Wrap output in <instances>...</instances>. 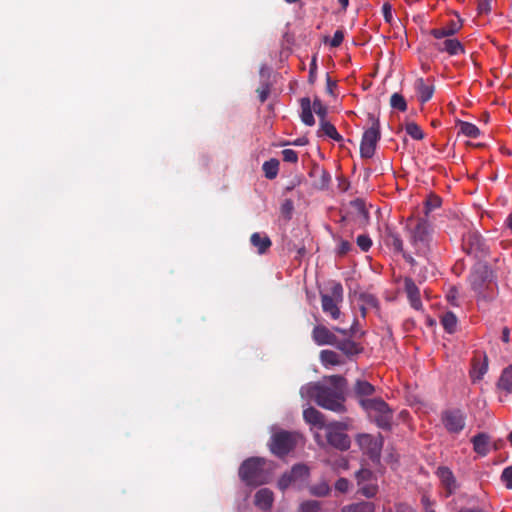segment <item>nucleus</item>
<instances>
[{"mask_svg": "<svg viewBox=\"0 0 512 512\" xmlns=\"http://www.w3.org/2000/svg\"><path fill=\"white\" fill-rule=\"evenodd\" d=\"M329 385L309 383L300 389L303 398L312 399L320 407L336 413L346 412L345 388L346 379L340 375H332L328 379Z\"/></svg>", "mask_w": 512, "mask_h": 512, "instance_id": "f257e3e1", "label": "nucleus"}, {"mask_svg": "<svg viewBox=\"0 0 512 512\" xmlns=\"http://www.w3.org/2000/svg\"><path fill=\"white\" fill-rule=\"evenodd\" d=\"M266 460L261 457H250L239 467V477L247 486H260L268 482L269 474L265 469Z\"/></svg>", "mask_w": 512, "mask_h": 512, "instance_id": "f03ea898", "label": "nucleus"}, {"mask_svg": "<svg viewBox=\"0 0 512 512\" xmlns=\"http://www.w3.org/2000/svg\"><path fill=\"white\" fill-rule=\"evenodd\" d=\"M359 403L378 427L384 430L391 428L393 418L392 410L383 399H360Z\"/></svg>", "mask_w": 512, "mask_h": 512, "instance_id": "7ed1b4c3", "label": "nucleus"}, {"mask_svg": "<svg viewBox=\"0 0 512 512\" xmlns=\"http://www.w3.org/2000/svg\"><path fill=\"white\" fill-rule=\"evenodd\" d=\"M432 226L426 218H418L414 228L410 229V243L419 256H427L431 250Z\"/></svg>", "mask_w": 512, "mask_h": 512, "instance_id": "20e7f679", "label": "nucleus"}, {"mask_svg": "<svg viewBox=\"0 0 512 512\" xmlns=\"http://www.w3.org/2000/svg\"><path fill=\"white\" fill-rule=\"evenodd\" d=\"M368 120L371 127L363 133L360 143V155L362 158L370 159L374 156L376 146L381 138L380 122L374 114H368Z\"/></svg>", "mask_w": 512, "mask_h": 512, "instance_id": "39448f33", "label": "nucleus"}, {"mask_svg": "<svg viewBox=\"0 0 512 512\" xmlns=\"http://www.w3.org/2000/svg\"><path fill=\"white\" fill-rule=\"evenodd\" d=\"M343 286L339 282L331 283L329 293H321V306L323 312L333 320L341 316L339 304L343 301Z\"/></svg>", "mask_w": 512, "mask_h": 512, "instance_id": "423d86ee", "label": "nucleus"}, {"mask_svg": "<svg viewBox=\"0 0 512 512\" xmlns=\"http://www.w3.org/2000/svg\"><path fill=\"white\" fill-rule=\"evenodd\" d=\"M325 437L327 443L340 451H346L350 448V437L345 433L347 424L344 422L333 421L325 426Z\"/></svg>", "mask_w": 512, "mask_h": 512, "instance_id": "0eeeda50", "label": "nucleus"}, {"mask_svg": "<svg viewBox=\"0 0 512 512\" xmlns=\"http://www.w3.org/2000/svg\"><path fill=\"white\" fill-rule=\"evenodd\" d=\"M299 438L298 433L285 430L278 431L271 437L270 450L274 455L284 457L296 447Z\"/></svg>", "mask_w": 512, "mask_h": 512, "instance_id": "6e6552de", "label": "nucleus"}, {"mask_svg": "<svg viewBox=\"0 0 512 512\" xmlns=\"http://www.w3.org/2000/svg\"><path fill=\"white\" fill-rule=\"evenodd\" d=\"M357 444L364 454L373 462L379 461L383 446V438L379 435L374 437L370 434H360L356 439Z\"/></svg>", "mask_w": 512, "mask_h": 512, "instance_id": "1a4fd4ad", "label": "nucleus"}, {"mask_svg": "<svg viewBox=\"0 0 512 512\" xmlns=\"http://www.w3.org/2000/svg\"><path fill=\"white\" fill-rule=\"evenodd\" d=\"M441 421L447 432L459 434L466 425V415L460 409H448L442 412Z\"/></svg>", "mask_w": 512, "mask_h": 512, "instance_id": "9d476101", "label": "nucleus"}, {"mask_svg": "<svg viewBox=\"0 0 512 512\" xmlns=\"http://www.w3.org/2000/svg\"><path fill=\"white\" fill-rule=\"evenodd\" d=\"M487 274V267H484L483 270L474 271L470 276V284L479 298L490 301L493 298V293L488 292V290H490V286L485 282Z\"/></svg>", "mask_w": 512, "mask_h": 512, "instance_id": "9b49d317", "label": "nucleus"}, {"mask_svg": "<svg viewBox=\"0 0 512 512\" xmlns=\"http://www.w3.org/2000/svg\"><path fill=\"white\" fill-rule=\"evenodd\" d=\"M462 248L466 254L475 257L483 256L486 252L485 243L477 233H468L463 236Z\"/></svg>", "mask_w": 512, "mask_h": 512, "instance_id": "f8f14e48", "label": "nucleus"}, {"mask_svg": "<svg viewBox=\"0 0 512 512\" xmlns=\"http://www.w3.org/2000/svg\"><path fill=\"white\" fill-rule=\"evenodd\" d=\"M309 474L307 466L296 464L289 472L284 473L278 480V488L282 491L286 490L290 485L298 480L305 479Z\"/></svg>", "mask_w": 512, "mask_h": 512, "instance_id": "ddd939ff", "label": "nucleus"}, {"mask_svg": "<svg viewBox=\"0 0 512 512\" xmlns=\"http://www.w3.org/2000/svg\"><path fill=\"white\" fill-rule=\"evenodd\" d=\"M436 475L445 489V497L448 498L454 494L458 489V483L451 469L446 466H440L436 471Z\"/></svg>", "mask_w": 512, "mask_h": 512, "instance_id": "4468645a", "label": "nucleus"}, {"mask_svg": "<svg viewBox=\"0 0 512 512\" xmlns=\"http://www.w3.org/2000/svg\"><path fill=\"white\" fill-rule=\"evenodd\" d=\"M404 291L407 295L410 306L415 310H422L423 305L420 297V290L412 278H404Z\"/></svg>", "mask_w": 512, "mask_h": 512, "instance_id": "2eb2a0df", "label": "nucleus"}, {"mask_svg": "<svg viewBox=\"0 0 512 512\" xmlns=\"http://www.w3.org/2000/svg\"><path fill=\"white\" fill-rule=\"evenodd\" d=\"M414 88L417 92L418 99L421 103L428 102L434 94L435 86L432 78H418L415 81Z\"/></svg>", "mask_w": 512, "mask_h": 512, "instance_id": "dca6fc26", "label": "nucleus"}, {"mask_svg": "<svg viewBox=\"0 0 512 512\" xmlns=\"http://www.w3.org/2000/svg\"><path fill=\"white\" fill-rule=\"evenodd\" d=\"M312 339L313 341L319 345H335L337 341L336 335L330 331L324 325H316L312 330Z\"/></svg>", "mask_w": 512, "mask_h": 512, "instance_id": "f3484780", "label": "nucleus"}, {"mask_svg": "<svg viewBox=\"0 0 512 512\" xmlns=\"http://www.w3.org/2000/svg\"><path fill=\"white\" fill-rule=\"evenodd\" d=\"M434 47L439 52H446L450 56H457V55L465 54L464 46L456 38L445 37V40H443L441 42H436L434 44Z\"/></svg>", "mask_w": 512, "mask_h": 512, "instance_id": "a211bd4d", "label": "nucleus"}, {"mask_svg": "<svg viewBox=\"0 0 512 512\" xmlns=\"http://www.w3.org/2000/svg\"><path fill=\"white\" fill-rule=\"evenodd\" d=\"M462 28V21L459 19L457 21L451 20L447 23V25L443 28H435L430 31V34L436 39H442L445 37H451L458 33Z\"/></svg>", "mask_w": 512, "mask_h": 512, "instance_id": "6ab92c4d", "label": "nucleus"}, {"mask_svg": "<svg viewBox=\"0 0 512 512\" xmlns=\"http://www.w3.org/2000/svg\"><path fill=\"white\" fill-rule=\"evenodd\" d=\"M273 501V492L268 488H262L255 493L254 504L263 511L270 510L272 508Z\"/></svg>", "mask_w": 512, "mask_h": 512, "instance_id": "aec40b11", "label": "nucleus"}, {"mask_svg": "<svg viewBox=\"0 0 512 512\" xmlns=\"http://www.w3.org/2000/svg\"><path fill=\"white\" fill-rule=\"evenodd\" d=\"M473 450L480 456H486L490 451L491 439L487 433L481 432L472 437Z\"/></svg>", "mask_w": 512, "mask_h": 512, "instance_id": "412c9836", "label": "nucleus"}, {"mask_svg": "<svg viewBox=\"0 0 512 512\" xmlns=\"http://www.w3.org/2000/svg\"><path fill=\"white\" fill-rule=\"evenodd\" d=\"M310 176L314 178L313 185L318 189L327 188L331 181L329 172L319 166L312 169Z\"/></svg>", "mask_w": 512, "mask_h": 512, "instance_id": "4be33fe9", "label": "nucleus"}, {"mask_svg": "<svg viewBox=\"0 0 512 512\" xmlns=\"http://www.w3.org/2000/svg\"><path fill=\"white\" fill-rule=\"evenodd\" d=\"M334 346L348 357L360 354L363 351V347L360 344L350 339H337Z\"/></svg>", "mask_w": 512, "mask_h": 512, "instance_id": "5701e85b", "label": "nucleus"}, {"mask_svg": "<svg viewBox=\"0 0 512 512\" xmlns=\"http://www.w3.org/2000/svg\"><path fill=\"white\" fill-rule=\"evenodd\" d=\"M251 244L257 249L259 254H264L271 247L272 242L266 234L255 232L250 237Z\"/></svg>", "mask_w": 512, "mask_h": 512, "instance_id": "b1692460", "label": "nucleus"}, {"mask_svg": "<svg viewBox=\"0 0 512 512\" xmlns=\"http://www.w3.org/2000/svg\"><path fill=\"white\" fill-rule=\"evenodd\" d=\"M301 113L300 118L301 121L307 126H313L315 124V119L312 113V103L310 98L304 97L300 100Z\"/></svg>", "mask_w": 512, "mask_h": 512, "instance_id": "393cba45", "label": "nucleus"}, {"mask_svg": "<svg viewBox=\"0 0 512 512\" xmlns=\"http://www.w3.org/2000/svg\"><path fill=\"white\" fill-rule=\"evenodd\" d=\"M303 417L306 422L315 425L319 428H325L327 424L324 421V415L315 409L314 407H309L303 411Z\"/></svg>", "mask_w": 512, "mask_h": 512, "instance_id": "a878e982", "label": "nucleus"}, {"mask_svg": "<svg viewBox=\"0 0 512 512\" xmlns=\"http://www.w3.org/2000/svg\"><path fill=\"white\" fill-rule=\"evenodd\" d=\"M488 371V359L484 356L483 361L474 360L472 370L470 372L471 379L473 382L480 381Z\"/></svg>", "mask_w": 512, "mask_h": 512, "instance_id": "bb28decb", "label": "nucleus"}, {"mask_svg": "<svg viewBox=\"0 0 512 512\" xmlns=\"http://www.w3.org/2000/svg\"><path fill=\"white\" fill-rule=\"evenodd\" d=\"M320 360L324 366H338L344 364L338 353L332 350H322Z\"/></svg>", "mask_w": 512, "mask_h": 512, "instance_id": "cd10ccee", "label": "nucleus"}, {"mask_svg": "<svg viewBox=\"0 0 512 512\" xmlns=\"http://www.w3.org/2000/svg\"><path fill=\"white\" fill-rule=\"evenodd\" d=\"M341 512H375L373 502L360 501L342 507Z\"/></svg>", "mask_w": 512, "mask_h": 512, "instance_id": "c85d7f7f", "label": "nucleus"}, {"mask_svg": "<svg viewBox=\"0 0 512 512\" xmlns=\"http://www.w3.org/2000/svg\"><path fill=\"white\" fill-rule=\"evenodd\" d=\"M385 244L389 247H392L396 253H403L404 251L403 241L400 235L396 232H393L392 230H387L385 236Z\"/></svg>", "mask_w": 512, "mask_h": 512, "instance_id": "c756f323", "label": "nucleus"}, {"mask_svg": "<svg viewBox=\"0 0 512 512\" xmlns=\"http://www.w3.org/2000/svg\"><path fill=\"white\" fill-rule=\"evenodd\" d=\"M497 386L507 393L512 392V365H509L502 371Z\"/></svg>", "mask_w": 512, "mask_h": 512, "instance_id": "7c9ffc66", "label": "nucleus"}, {"mask_svg": "<svg viewBox=\"0 0 512 512\" xmlns=\"http://www.w3.org/2000/svg\"><path fill=\"white\" fill-rule=\"evenodd\" d=\"M354 392L360 399L371 396L375 392V387L366 380H357L354 385Z\"/></svg>", "mask_w": 512, "mask_h": 512, "instance_id": "2f4dec72", "label": "nucleus"}, {"mask_svg": "<svg viewBox=\"0 0 512 512\" xmlns=\"http://www.w3.org/2000/svg\"><path fill=\"white\" fill-rule=\"evenodd\" d=\"M279 165V160L276 158H271L270 160L265 161L262 166L265 177L270 180L276 178L279 171Z\"/></svg>", "mask_w": 512, "mask_h": 512, "instance_id": "473e14b6", "label": "nucleus"}, {"mask_svg": "<svg viewBox=\"0 0 512 512\" xmlns=\"http://www.w3.org/2000/svg\"><path fill=\"white\" fill-rule=\"evenodd\" d=\"M319 131H321L324 135L328 136L329 138L335 140L336 142L343 141V137L337 132L335 126L326 120L320 121Z\"/></svg>", "mask_w": 512, "mask_h": 512, "instance_id": "72a5a7b5", "label": "nucleus"}, {"mask_svg": "<svg viewBox=\"0 0 512 512\" xmlns=\"http://www.w3.org/2000/svg\"><path fill=\"white\" fill-rule=\"evenodd\" d=\"M441 324L448 333H454L457 327V317L453 312H446L441 316Z\"/></svg>", "mask_w": 512, "mask_h": 512, "instance_id": "f704fd0d", "label": "nucleus"}, {"mask_svg": "<svg viewBox=\"0 0 512 512\" xmlns=\"http://www.w3.org/2000/svg\"><path fill=\"white\" fill-rule=\"evenodd\" d=\"M458 125L460 126V132L469 138H477L480 135L479 128L470 122L460 120Z\"/></svg>", "mask_w": 512, "mask_h": 512, "instance_id": "c9c22d12", "label": "nucleus"}, {"mask_svg": "<svg viewBox=\"0 0 512 512\" xmlns=\"http://www.w3.org/2000/svg\"><path fill=\"white\" fill-rule=\"evenodd\" d=\"M330 490V486L325 481L312 485L309 489L310 494L317 497L327 496L330 493Z\"/></svg>", "mask_w": 512, "mask_h": 512, "instance_id": "e433bc0d", "label": "nucleus"}, {"mask_svg": "<svg viewBox=\"0 0 512 512\" xmlns=\"http://www.w3.org/2000/svg\"><path fill=\"white\" fill-rule=\"evenodd\" d=\"M406 133L411 136L414 140H422L424 138V132L418 124L415 122H409L405 126Z\"/></svg>", "mask_w": 512, "mask_h": 512, "instance_id": "4c0bfd02", "label": "nucleus"}, {"mask_svg": "<svg viewBox=\"0 0 512 512\" xmlns=\"http://www.w3.org/2000/svg\"><path fill=\"white\" fill-rule=\"evenodd\" d=\"M390 105L392 108L402 112L407 110V102L405 98L399 93L392 94L390 98Z\"/></svg>", "mask_w": 512, "mask_h": 512, "instance_id": "58836bf2", "label": "nucleus"}, {"mask_svg": "<svg viewBox=\"0 0 512 512\" xmlns=\"http://www.w3.org/2000/svg\"><path fill=\"white\" fill-rule=\"evenodd\" d=\"M312 108L316 115L319 117L320 121L326 120L328 109L319 98L316 97L313 100Z\"/></svg>", "mask_w": 512, "mask_h": 512, "instance_id": "ea45409f", "label": "nucleus"}, {"mask_svg": "<svg viewBox=\"0 0 512 512\" xmlns=\"http://www.w3.org/2000/svg\"><path fill=\"white\" fill-rule=\"evenodd\" d=\"M294 211V203L291 199H285L280 207V213L282 217L286 220H290L292 218V214Z\"/></svg>", "mask_w": 512, "mask_h": 512, "instance_id": "a19ab883", "label": "nucleus"}, {"mask_svg": "<svg viewBox=\"0 0 512 512\" xmlns=\"http://www.w3.org/2000/svg\"><path fill=\"white\" fill-rule=\"evenodd\" d=\"M321 505L319 501L316 500H308L303 502L298 512H320Z\"/></svg>", "mask_w": 512, "mask_h": 512, "instance_id": "79ce46f5", "label": "nucleus"}, {"mask_svg": "<svg viewBox=\"0 0 512 512\" xmlns=\"http://www.w3.org/2000/svg\"><path fill=\"white\" fill-rule=\"evenodd\" d=\"M442 204V200L440 197L436 195H431L425 202V214L428 215L431 211L439 208Z\"/></svg>", "mask_w": 512, "mask_h": 512, "instance_id": "37998d69", "label": "nucleus"}, {"mask_svg": "<svg viewBox=\"0 0 512 512\" xmlns=\"http://www.w3.org/2000/svg\"><path fill=\"white\" fill-rule=\"evenodd\" d=\"M500 480L507 489L512 490V465L503 469Z\"/></svg>", "mask_w": 512, "mask_h": 512, "instance_id": "c03bdc74", "label": "nucleus"}, {"mask_svg": "<svg viewBox=\"0 0 512 512\" xmlns=\"http://www.w3.org/2000/svg\"><path fill=\"white\" fill-rule=\"evenodd\" d=\"M356 243L358 247L364 252H367L372 246L371 238L365 234L359 235L356 239Z\"/></svg>", "mask_w": 512, "mask_h": 512, "instance_id": "a18cd8bd", "label": "nucleus"}, {"mask_svg": "<svg viewBox=\"0 0 512 512\" xmlns=\"http://www.w3.org/2000/svg\"><path fill=\"white\" fill-rule=\"evenodd\" d=\"M377 485L368 484L364 485L359 489V493L367 498H372L377 494Z\"/></svg>", "mask_w": 512, "mask_h": 512, "instance_id": "49530a36", "label": "nucleus"}, {"mask_svg": "<svg viewBox=\"0 0 512 512\" xmlns=\"http://www.w3.org/2000/svg\"><path fill=\"white\" fill-rule=\"evenodd\" d=\"M256 92L260 102L264 103L270 94V85L268 83H263L260 87L257 88Z\"/></svg>", "mask_w": 512, "mask_h": 512, "instance_id": "de8ad7c7", "label": "nucleus"}, {"mask_svg": "<svg viewBox=\"0 0 512 512\" xmlns=\"http://www.w3.org/2000/svg\"><path fill=\"white\" fill-rule=\"evenodd\" d=\"M281 153L285 162L296 163L298 161V154L293 149H284Z\"/></svg>", "mask_w": 512, "mask_h": 512, "instance_id": "09e8293b", "label": "nucleus"}, {"mask_svg": "<svg viewBox=\"0 0 512 512\" xmlns=\"http://www.w3.org/2000/svg\"><path fill=\"white\" fill-rule=\"evenodd\" d=\"M351 250H352V244L349 241L343 240V239H341L339 241L338 248H337L338 255L344 256Z\"/></svg>", "mask_w": 512, "mask_h": 512, "instance_id": "8fccbe9b", "label": "nucleus"}, {"mask_svg": "<svg viewBox=\"0 0 512 512\" xmlns=\"http://www.w3.org/2000/svg\"><path fill=\"white\" fill-rule=\"evenodd\" d=\"M316 77H317V57H316V55H314L311 60L310 68H309V77H308L309 82L311 84H313L316 81Z\"/></svg>", "mask_w": 512, "mask_h": 512, "instance_id": "3c124183", "label": "nucleus"}, {"mask_svg": "<svg viewBox=\"0 0 512 512\" xmlns=\"http://www.w3.org/2000/svg\"><path fill=\"white\" fill-rule=\"evenodd\" d=\"M343 39H344V32L342 30H336L331 41H330V46L331 47H339L342 42H343Z\"/></svg>", "mask_w": 512, "mask_h": 512, "instance_id": "603ef678", "label": "nucleus"}, {"mask_svg": "<svg viewBox=\"0 0 512 512\" xmlns=\"http://www.w3.org/2000/svg\"><path fill=\"white\" fill-rule=\"evenodd\" d=\"M349 481L346 478H339L335 483V489L338 492L346 493L349 489Z\"/></svg>", "mask_w": 512, "mask_h": 512, "instance_id": "864d4df0", "label": "nucleus"}, {"mask_svg": "<svg viewBox=\"0 0 512 512\" xmlns=\"http://www.w3.org/2000/svg\"><path fill=\"white\" fill-rule=\"evenodd\" d=\"M479 14H488L491 11L490 0H480L477 7Z\"/></svg>", "mask_w": 512, "mask_h": 512, "instance_id": "5fc2aeb1", "label": "nucleus"}, {"mask_svg": "<svg viewBox=\"0 0 512 512\" xmlns=\"http://www.w3.org/2000/svg\"><path fill=\"white\" fill-rule=\"evenodd\" d=\"M446 298L448 302L453 306H458L457 298H458V291L455 287L450 288L448 291Z\"/></svg>", "mask_w": 512, "mask_h": 512, "instance_id": "6e6d98bb", "label": "nucleus"}, {"mask_svg": "<svg viewBox=\"0 0 512 512\" xmlns=\"http://www.w3.org/2000/svg\"><path fill=\"white\" fill-rule=\"evenodd\" d=\"M382 13L385 21L387 23H391L393 16H392V7L389 3H384L382 6Z\"/></svg>", "mask_w": 512, "mask_h": 512, "instance_id": "4d7b16f0", "label": "nucleus"}, {"mask_svg": "<svg viewBox=\"0 0 512 512\" xmlns=\"http://www.w3.org/2000/svg\"><path fill=\"white\" fill-rule=\"evenodd\" d=\"M421 503L424 508V512H429V510H433L434 502L429 498L428 495L424 494L421 497Z\"/></svg>", "mask_w": 512, "mask_h": 512, "instance_id": "13d9d810", "label": "nucleus"}, {"mask_svg": "<svg viewBox=\"0 0 512 512\" xmlns=\"http://www.w3.org/2000/svg\"><path fill=\"white\" fill-rule=\"evenodd\" d=\"M337 86L336 82L333 81L329 75L326 77V91L329 94H333V89Z\"/></svg>", "mask_w": 512, "mask_h": 512, "instance_id": "bf43d9fd", "label": "nucleus"}, {"mask_svg": "<svg viewBox=\"0 0 512 512\" xmlns=\"http://www.w3.org/2000/svg\"><path fill=\"white\" fill-rule=\"evenodd\" d=\"M501 340L504 343H508L510 341V329L508 327H504L502 329Z\"/></svg>", "mask_w": 512, "mask_h": 512, "instance_id": "052dcab7", "label": "nucleus"}, {"mask_svg": "<svg viewBox=\"0 0 512 512\" xmlns=\"http://www.w3.org/2000/svg\"><path fill=\"white\" fill-rule=\"evenodd\" d=\"M458 512H486L480 507H463Z\"/></svg>", "mask_w": 512, "mask_h": 512, "instance_id": "680f3d73", "label": "nucleus"}, {"mask_svg": "<svg viewBox=\"0 0 512 512\" xmlns=\"http://www.w3.org/2000/svg\"><path fill=\"white\" fill-rule=\"evenodd\" d=\"M403 258L406 260V262H408L411 266H415L416 265V260L408 253H406L405 251H403V253H401Z\"/></svg>", "mask_w": 512, "mask_h": 512, "instance_id": "e2e57ef3", "label": "nucleus"}, {"mask_svg": "<svg viewBox=\"0 0 512 512\" xmlns=\"http://www.w3.org/2000/svg\"><path fill=\"white\" fill-rule=\"evenodd\" d=\"M370 471L369 470H361L357 473V478L360 480H364L366 479L369 475H370Z\"/></svg>", "mask_w": 512, "mask_h": 512, "instance_id": "0e129e2a", "label": "nucleus"}, {"mask_svg": "<svg viewBox=\"0 0 512 512\" xmlns=\"http://www.w3.org/2000/svg\"><path fill=\"white\" fill-rule=\"evenodd\" d=\"M308 144V139L305 138V137H302V138H298L296 139L294 142H293V145H296V146H304Z\"/></svg>", "mask_w": 512, "mask_h": 512, "instance_id": "69168bd1", "label": "nucleus"}, {"mask_svg": "<svg viewBox=\"0 0 512 512\" xmlns=\"http://www.w3.org/2000/svg\"><path fill=\"white\" fill-rule=\"evenodd\" d=\"M505 225L507 226V228H509L512 232V212L507 216L506 220H505Z\"/></svg>", "mask_w": 512, "mask_h": 512, "instance_id": "338daca9", "label": "nucleus"}, {"mask_svg": "<svg viewBox=\"0 0 512 512\" xmlns=\"http://www.w3.org/2000/svg\"><path fill=\"white\" fill-rule=\"evenodd\" d=\"M335 331H337V332H339V333H341L343 335H352L353 334L352 332L350 333V331H348L347 329H342V328H339V327H336Z\"/></svg>", "mask_w": 512, "mask_h": 512, "instance_id": "774afa93", "label": "nucleus"}]
</instances>
